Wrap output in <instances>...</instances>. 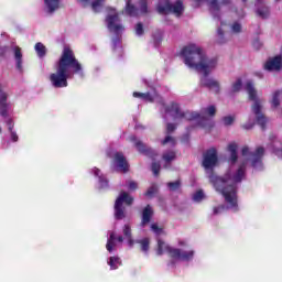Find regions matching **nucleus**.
Here are the masks:
<instances>
[{"label": "nucleus", "mask_w": 282, "mask_h": 282, "mask_svg": "<svg viewBox=\"0 0 282 282\" xmlns=\"http://www.w3.org/2000/svg\"><path fill=\"white\" fill-rule=\"evenodd\" d=\"M226 210V206L220 205L213 208V215H221V212Z\"/></svg>", "instance_id": "obj_44"}, {"label": "nucleus", "mask_w": 282, "mask_h": 282, "mask_svg": "<svg viewBox=\"0 0 282 282\" xmlns=\"http://www.w3.org/2000/svg\"><path fill=\"white\" fill-rule=\"evenodd\" d=\"M205 113H207L208 116H210L213 118L217 113V108H215V106H209V107L205 108Z\"/></svg>", "instance_id": "obj_40"}, {"label": "nucleus", "mask_w": 282, "mask_h": 282, "mask_svg": "<svg viewBox=\"0 0 282 282\" xmlns=\"http://www.w3.org/2000/svg\"><path fill=\"white\" fill-rule=\"evenodd\" d=\"M135 34L138 36H142V34H144V25L142 24V22L137 23V25H135Z\"/></svg>", "instance_id": "obj_37"}, {"label": "nucleus", "mask_w": 282, "mask_h": 282, "mask_svg": "<svg viewBox=\"0 0 282 282\" xmlns=\"http://www.w3.org/2000/svg\"><path fill=\"white\" fill-rule=\"evenodd\" d=\"M140 14L147 15L149 13V0H139ZM159 14H175L182 17L184 12V2L177 0L174 4L171 0H161L156 7Z\"/></svg>", "instance_id": "obj_4"}, {"label": "nucleus", "mask_w": 282, "mask_h": 282, "mask_svg": "<svg viewBox=\"0 0 282 282\" xmlns=\"http://www.w3.org/2000/svg\"><path fill=\"white\" fill-rule=\"evenodd\" d=\"M127 185H128V191H138V182L130 180L127 182Z\"/></svg>", "instance_id": "obj_42"}, {"label": "nucleus", "mask_w": 282, "mask_h": 282, "mask_svg": "<svg viewBox=\"0 0 282 282\" xmlns=\"http://www.w3.org/2000/svg\"><path fill=\"white\" fill-rule=\"evenodd\" d=\"M105 184H107V180H104Z\"/></svg>", "instance_id": "obj_61"}, {"label": "nucleus", "mask_w": 282, "mask_h": 282, "mask_svg": "<svg viewBox=\"0 0 282 282\" xmlns=\"http://www.w3.org/2000/svg\"><path fill=\"white\" fill-rule=\"evenodd\" d=\"M13 54L15 58V67L20 74H23V53H21V47L15 46L13 48Z\"/></svg>", "instance_id": "obj_19"}, {"label": "nucleus", "mask_w": 282, "mask_h": 282, "mask_svg": "<svg viewBox=\"0 0 282 282\" xmlns=\"http://www.w3.org/2000/svg\"><path fill=\"white\" fill-rule=\"evenodd\" d=\"M93 0H77V3L82 6V8H90Z\"/></svg>", "instance_id": "obj_45"}, {"label": "nucleus", "mask_w": 282, "mask_h": 282, "mask_svg": "<svg viewBox=\"0 0 282 282\" xmlns=\"http://www.w3.org/2000/svg\"><path fill=\"white\" fill-rule=\"evenodd\" d=\"M256 6H257V10H256L257 17H260V19H268V17H270V8L265 6L263 0L262 2H259V0H256Z\"/></svg>", "instance_id": "obj_17"}, {"label": "nucleus", "mask_w": 282, "mask_h": 282, "mask_svg": "<svg viewBox=\"0 0 282 282\" xmlns=\"http://www.w3.org/2000/svg\"><path fill=\"white\" fill-rule=\"evenodd\" d=\"M263 2V0H258V3H262Z\"/></svg>", "instance_id": "obj_58"}, {"label": "nucleus", "mask_w": 282, "mask_h": 282, "mask_svg": "<svg viewBox=\"0 0 282 282\" xmlns=\"http://www.w3.org/2000/svg\"><path fill=\"white\" fill-rule=\"evenodd\" d=\"M217 158V149L212 148L207 150L204 154V160H203V166L204 169H213L214 166H217L218 162Z\"/></svg>", "instance_id": "obj_14"}, {"label": "nucleus", "mask_w": 282, "mask_h": 282, "mask_svg": "<svg viewBox=\"0 0 282 282\" xmlns=\"http://www.w3.org/2000/svg\"><path fill=\"white\" fill-rule=\"evenodd\" d=\"M241 87H242L241 78H238L236 83L232 84V91L235 93L241 91Z\"/></svg>", "instance_id": "obj_38"}, {"label": "nucleus", "mask_w": 282, "mask_h": 282, "mask_svg": "<svg viewBox=\"0 0 282 282\" xmlns=\"http://www.w3.org/2000/svg\"><path fill=\"white\" fill-rule=\"evenodd\" d=\"M245 88L249 95V100L253 102L251 109L256 116V122L257 124H259L262 131H265L268 124V117H265V115L262 113L263 106L261 105V99L257 97V89H254V84H252V82L249 80L246 83Z\"/></svg>", "instance_id": "obj_6"}, {"label": "nucleus", "mask_w": 282, "mask_h": 282, "mask_svg": "<svg viewBox=\"0 0 282 282\" xmlns=\"http://www.w3.org/2000/svg\"><path fill=\"white\" fill-rule=\"evenodd\" d=\"M112 164L116 167V171H120L121 173H129V161H127L124 153L116 152L112 158Z\"/></svg>", "instance_id": "obj_12"}, {"label": "nucleus", "mask_w": 282, "mask_h": 282, "mask_svg": "<svg viewBox=\"0 0 282 282\" xmlns=\"http://www.w3.org/2000/svg\"><path fill=\"white\" fill-rule=\"evenodd\" d=\"M117 241H119V243H122V241H124V238H122V236H119V237L117 238Z\"/></svg>", "instance_id": "obj_55"}, {"label": "nucleus", "mask_w": 282, "mask_h": 282, "mask_svg": "<svg viewBox=\"0 0 282 282\" xmlns=\"http://www.w3.org/2000/svg\"><path fill=\"white\" fill-rule=\"evenodd\" d=\"M202 127H206V123H202Z\"/></svg>", "instance_id": "obj_59"}, {"label": "nucleus", "mask_w": 282, "mask_h": 282, "mask_svg": "<svg viewBox=\"0 0 282 282\" xmlns=\"http://www.w3.org/2000/svg\"><path fill=\"white\" fill-rule=\"evenodd\" d=\"M129 140L130 142L134 143V147L139 151V153H142L143 155H147L152 160H155V158H158V152H155V150H153L152 148L147 147V144H144L141 140H138V137L130 135Z\"/></svg>", "instance_id": "obj_11"}, {"label": "nucleus", "mask_w": 282, "mask_h": 282, "mask_svg": "<svg viewBox=\"0 0 282 282\" xmlns=\"http://www.w3.org/2000/svg\"><path fill=\"white\" fill-rule=\"evenodd\" d=\"M151 230L154 232V235H162V232H164V229L158 226V224H152Z\"/></svg>", "instance_id": "obj_39"}, {"label": "nucleus", "mask_w": 282, "mask_h": 282, "mask_svg": "<svg viewBox=\"0 0 282 282\" xmlns=\"http://www.w3.org/2000/svg\"><path fill=\"white\" fill-rule=\"evenodd\" d=\"M165 113H174V120H199L202 118V115L199 112H191L185 111L182 112V109L180 108V104L172 102L170 106L165 107Z\"/></svg>", "instance_id": "obj_7"}, {"label": "nucleus", "mask_w": 282, "mask_h": 282, "mask_svg": "<svg viewBox=\"0 0 282 282\" xmlns=\"http://www.w3.org/2000/svg\"><path fill=\"white\" fill-rule=\"evenodd\" d=\"M105 1L107 0H91L90 2V9L95 14H99V12H102V8H105Z\"/></svg>", "instance_id": "obj_23"}, {"label": "nucleus", "mask_w": 282, "mask_h": 282, "mask_svg": "<svg viewBox=\"0 0 282 282\" xmlns=\"http://www.w3.org/2000/svg\"><path fill=\"white\" fill-rule=\"evenodd\" d=\"M164 162H173V160H175V158H177V154L175 153V151H167L165 153H163L162 155Z\"/></svg>", "instance_id": "obj_31"}, {"label": "nucleus", "mask_w": 282, "mask_h": 282, "mask_svg": "<svg viewBox=\"0 0 282 282\" xmlns=\"http://www.w3.org/2000/svg\"><path fill=\"white\" fill-rule=\"evenodd\" d=\"M94 175H95V177H99V182H102V176H100V169L95 167Z\"/></svg>", "instance_id": "obj_50"}, {"label": "nucleus", "mask_w": 282, "mask_h": 282, "mask_svg": "<svg viewBox=\"0 0 282 282\" xmlns=\"http://www.w3.org/2000/svg\"><path fill=\"white\" fill-rule=\"evenodd\" d=\"M1 131H2V130H1V128H0V133H1Z\"/></svg>", "instance_id": "obj_62"}, {"label": "nucleus", "mask_w": 282, "mask_h": 282, "mask_svg": "<svg viewBox=\"0 0 282 282\" xmlns=\"http://www.w3.org/2000/svg\"><path fill=\"white\" fill-rule=\"evenodd\" d=\"M223 122H224L225 127H230V124H232V122H235V117L226 116L223 118Z\"/></svg>", "instance_id": "obj_41"}, {"label": "nucleus", "mask_w": 282, "mask_h": 282, "mask_svg": "<svg viewBox=\"0 0 282 282\" xmlns=\"http://www.w3.org/2000/svg\"><path fill=\"white\" fill-rule=\"evenodd\" d=\"M156 193H158V186L152 185L148 188L144 195L145 197H153Z\"/></svg>", "instance_id": "obj_35"}, {"label": "nucleus", "mask_w": 282, "mask_h": 282, "mask_svg": "<svg viewBox=\"0 0 282 282\" xmlns=\"http://www.w3.org/2000/svg\"><path fill=\"white\" fill-rule=\"evenodd\" d=\"M35 52H36L39 58H43L47 54V47H45L43 43L37 42L35 44Z\"/></svg>", "instance_id": "obj_25"}, {"label": "nucleus", "mask_w": 282, "mask_h": 282, "mask_svg": "<svg viewBox=\"0 0 282 282\" xmlns=\"http://www.w3.org/2000/svg\"><path fill=\"white\" fill-rule=\"evenodd\" d=\"M241 155L245 158L250 155L252 169H263V155H265V148L258 147L254 152H250V148L245 145L241 150Z\"/></svg>", "instance_id": "obj_9"}, {"label": "nucleus", "mask_w": 282, "mask_h": 282, "mask_svg": "<svg viewBox=\"0 0 282 282\" xmlns=\"http://www.w3.org/2000/svg\"><path fill=\"white\" fill-rule=\"evenodd\" d=\"M9 132H10V135H11V140H12L13 142H19V134H17V131H14V130H9Z\"/></svg>", "instance_id": "obj_48"}, {"label": "nucleus", "mask_w": 282, "mask_h": 282, "mask_svg": "<svg viewBox=\"0 0 282 282\" xmlns=\"http://www.w3.org/2000/svg\"><path fill=\"white\" fill-rule=\"evenodd\" d=\"M108 12H111L112 14H108L106 17V23L107 28L110 32H113L115 34H120L124 30V26L120 24V14L116 12V9L109 7Z\"/></svg>", "instance_id": "obj_10"}, {"label": "nucleus", "mask_w": 282, "mask_h": 282, "mask_svg": "<svg viewBox=\"0 0 282 282\" xmlns=\"http://www.w3.org/2000/svg\"><path fill=\"white\" fill-rule=\"evenodd\" d=\"M205 197H206V195H204V191L198 189L196 193H194L193 200L199 203V202L204 200Z\"/></svg>", "instance_id": "obj_32"}, {"label": "nucleus", "mask_w": 282, "mask_h": 282, "mask_svg": "<svg viewBox=\"0 0 282 282\" xmlns=\"http://www.w3.org/2000/svg\"><path fill=\"white\" fill-rule=\"evenodd\" d=\"M6 52H7L6 47L0 46V57L6 56Z\"/></svg>", "instance_id": "obj_54"}, {"label": "nucleus", "mask_w": 282, "mask_h": 282, "mask_svg": "<svg viewBox=\"0 0 282 282\" xmlns=\"http://www.w3.org/2000/svg\"><path fill=\"white\" fill-rule=\"evenodd\" d=\"M279 1H281V0H275V3H279Z\"/></svg>", "instance_id": "obj_60"}, {"label": "nucleus", "mask_w": 282, "mask_h": 282, "mask_svg": "<svg viewBox=\"0 0 282 282\" xmlns=\"http://www.w3.org/2000/svg\"><path fill=\"white\" fill-rule=\"evenodd\" d=\"M126 13L128 17H140V9L135 4L131 3V0L127 1Z\"/></svg>", "instance_id": "obj_21"}, {"label": "nucleus", "mask_w": 282, "mask_h": 282, "mask_svg": "<svg viewBox=\"0 0 282 282\" xmlns=\"http://www.w3.org/2000/svg\"><path fill=\"white\" fill-rule=\"evenodd\" d=\"M74 74H83V64L76 58L74 50L69 46H64L58 61L55 64V72L50 75L51 85L55 89L68 87L69 78Z\"/></svg>", "instance_id": "obj_3"}, {"label": "nucleus", "mask_w": 282, "mask_h": 282, "mask_svg": "<svg viewBox=\"0 0 282 282\" xmlns=\"http://www.w3.org/2000/svg\"><path fill=\"white\" fill-rule=\"evenodd\" d=\"M1 94H4V93H3V86L0 84V96Z\"/></svg>", "instance_id": "obj_57"}, {"label": "nucleus", "mask_w": 282, "mask_h": 282, "mask_svg": "<svg viewBox=\"0 0 282 282\" xmlns=\"http://www.w3.org/2000/svg\"><path fill=\"white\" fill-rule=\"evenodd\" d=\"M181 56L184 58V63L189 69H195L203 74L200 79V87H207V89H214L215 94H219V82L208 78L210 72L217 67V57L208 58L202 47L196 44H189L182 48Z\"/></svg>", "instance_id": "obj_1"}, {"label": "nucleus", "mask_w": 282, "mask_h": 282, "mask_svg": "<svg viewBox=\"0 0 282 282\" xmlns=\"http://www.w3.org/2000/svg\"><path fill=\"white\" fill-rule=\"evenodd\" d=\"M246 177V163H241L236 173L228 170L223 176H217L215 172L209 175V182L217 193L223 195L228 208L234 213H239V196L237 195L238 186Z\"/></svg>", "instance_id": "obj_2"}, {"label": "nucleus", "mask_w": 282, "mask_h": 282, "mask_svg": "<svg viewBox=\"0 0 282 282\" xmlns=\"http://www.w3.org/2000/svg\"><path fill=\"white\" fill-rule=\"evenodd\" d=\"M204 0H197V3H202ZM219 1L221 6H230V0H206L209 12L216 18H219V10H221V7L219 6Z\"/></svg>", "instance_id": "obj_13"}, {"label": "nucleus", "mask_w": 282, "mask_h": 282, "mask_svg": "<svg viewBox=\"0 0 282 282\" xmlns=\"http://www.w3.org/2000/svg\"><path fill=\"white\" fill-rule=\"evenodd\" d=\"M232 32H235L236 34H239V32H241V24H239V22H235L231 26Z\"/></svg>", "instance_id": "obj_47"}, {"label": "nucleus", "mask_w": 282, "mask_h": 282, "mask_svg": "<svg viewBox=\"0 0 282 282\" xmlns=\"http://www.w3.org/2000/svg\"><path fill=\"white\" fill-rule=\"evenodd\" d=\"M133 98H141V100H144L145 102H153L154 98L153 95H151V93H138L134 91L132 94Z\"/></svg>", "instance_id": "obj_24"}, {"label": "nucleus", "mask_w": 282, "mask_h": 282, "mask_svg": "<svg viewBox=\"0 0 282 282\" xmlns=\"http://www.w3.org/2000/svg\"><path fill=\"white\" fill-rule=\"evenodd\" d=\"M282 68V57L278 55L273 58H269L264 64V69L267 72H281Z\"/></svg>", "instance_id": "obj_16"}, {"label": "nucleus", "mask_w": 282, "mask_h": 282, "mask_svg": "<svg viewBox=\"0 0 282 282\" xmlns=\"http://www.w3.org/2000/svg\"><path fill=\"white\" fill-rule=\"evenodd\" d=\"M252 127H254V123H247L242 126V129L250 130Z\"/></svg>", "instance_id": "obj_53"}, {"label": "nucleus", "mask_w": 282, "mask_h": 282, "mask_svg": "<svg viewBox=\"0 0 282 282\" xmlns=\"http://www.w3.org/2000/svg\"><path fill=\"white\" fill-rule=\"evenodd\" d=\"M123 236L126 237V239L132 237V234H131V226H129V225H124V226H123Z\"/></svg>", "instance_id": "obj_43"}, {"label": "nucleus", "mask_w": 282, "mask_h": 282, "mask_svg": "<svg viewBox=\"0 0 282 282\" xmlns=\"http://www.w3.org/2000/svg\"><path fill=\"white\" fill-rule=\"evenodd\" d=\"M176 129H177V127L174 123H167L166 124L167 133H173V131H175Z\"/></svg>", "instance_id": "obj_49"}, {"label": "nucleus", "mask_w": 282, "mask_h": 282, "mask_svg": "<svg viewBox=\"0 0 282 282\" xmlns=\"http://www.w3.org/2000/svg\"><path fill=\"white\" fill-rule=\"evenodd\" d=\"M115 241H116V232H111L106 245V249L108 250V252H113V247L116 246Z\"/></svg>", "instance_id": "obj_27"}, {"label": "nucleus", "mask_w": 282, "mask_h": 282, "mask_svg": "<svg viewBox=\"0 0 282 282\" xmlns=\"http://www.w3.org/2000/svg\"><path fill=\"white\" fill-rule=\"evenodd\" d=\"M62 8H65L63 0H44V11L46 14H55V12H58Z\"/></svg>", "instance_id": "obj_15"}, {"label": "nucleus", "mask_w": 282, "mask_h": 282, "mask_svg": "<svg viewBox=\"0 0 282 282\" xmlns=\"http://www.w3.org/2000/svg\"><path fill=\"white\" fill-rule=\"evenodd\" d=\"M281 96V90H276L273 94L272 100H271V106L273 109H276L278 107H280L281 105V100L279 99Z\"/></svg>", "instance_id": "obj_28"}, {"label": "nucleus", "mask_w": 282, "mask_h": 282, "mask_svg": "<svg viewBox=\"0 0 282 282\" xmlns=\"http://www.w3.org/2000/svg\"><path fill=\"white\" fill-rule=\"evenodd\" d=\"M151 169L154 175L158 176L160 175V170L162 169V165H160L159 162H153Z\"/></svg>", "instance_id": "obj_36"}, {"label": "nucleus", "mask_w": 282, "mask_h": 282, "mask_svg": "<svg viewBox=\"0 0 282 282\" xmlns=\"http://www.w3.org/2000/svg\"><path fill=\"white\" fill-rule=\"evenodd\" d=\"M6 124L8 127V131H14V120H12V118L7 119Z\"/></svg>", "instance_id": "obj_46"}, {"label": "nucleus", "mask_w": 282, "mask_h": 282, "mask_svg": "<svg viewBox=\"0 0 282 282\" xmlns=\"http://www.w3.org/2000/svg\"><path fill=\"white\" fill-rule=\"evenodd\" d=\"M108 265H110V270H118V265H120V258L110 257L108 261Z\"/></svg>", "instance_id": "obj_30"}, {"label": "nucleus", "mask_w": 282, "mask_h": 282, "mask_svg": "<svg viewBox=\"0 0 282 282\" xmlns=\"http://www.w3.org/2000/svg\"><path fill=\"white\" fill-rule=\"evenodd\" d=\"M137 242L141 246V252L147 254L151 248V240L149 238H143L141 240H137Z\"/></svg>", "instance_id": "obj_26"}, {"label": "nucleus", "mask_w": 282, "mask_h": 282, "mask_svg": "<svg viewBox=\"0 0 282 282\" xmlns=\"http://www.w3.org/2000/svg\"><path fill=\"white\" fill-rule=\"evenodd\" d=\"M156 254L162 257L166 252L171 259L170 264L175 265V261H191L195 257V251H184L182 249L173 248L164 242V240L158 238Z\"/></svg>", "instance_id": "obj_5"}, {"label": "nucleus", "mask_w": 282, "mask_h": 282, "mask_svg": "<svg viewBox=\"0 0 282 282\" xmlns=\"http://www.w3.org/2000/svg\"><path fill=\"white\" fill-rule=\"evenodd\" d=\"M252 45L256 50H260L261 48V41H259V39H257V40L253 41Z\"/></svg>", "instance_id": "obj_51"}, {"label": "nucleus", "mask_w": 282, "mask_h": 282, "mask_svg": "<svg viewBox=\"0 0 282 282\" xmlns=\"http://www.w3.org/2000/svg\"><path fill=\"white\" fill-rule=\"evenodd\" d=\"M128 240V246H130V248H133V245L135 243V241L133 240V236H130V238H127Z\"/></svg>", "instance_id": "obj_52"}, {"label": "nucleus", "mask_w": 282, "mask_h": 282, "mask_svg": "<svg viewBox=\"0 0 282 282\" xmlns=\"http://www.w3.org/2000/svg\"><path fill=\"white\" fill-rule=\"evenodd\" d=\"M200 122H208V118L202 117V118H200Z\"/></svg>", "instance_id": "obj_56"}, {"label": "nucleus", "mask_w": 282, "mask_h": 282, "mask_svg": "<svg viewBox=\"0 0 282 282\" xmlns=\"http://www.w3.org/2000/svg\"><path fill=\"white\" fill-rule=\"evenodd\" d=\"M153 217V207L151 205H147L142 210V219L141 226L144 228L148 224H151V219Z\"/></svg>", "instance_id": "obj_18"}, {"label": "nucleus", "mask_w": 282, "mask_h": 282, "mask_svg": "<svg viewBox=\"0 0 282 282\" xmlns=\"http://www.w3.org/2000/svg\"><path fill=\"white\" fill-rule=\"evenodd\" d=\"M217 34H218V40H217L218 45H224V43H226V37L224 36V30H221V28H218Z\"/></svg>", "instance_id": "obj_34"}, {"label": "nucleus", "mask_w": 282, "mask_h": 282, "mask_svg": "<svg viewBox=\"0 0 282 282\" xmlns=\"http://www.w3.org/2000/svg\"><path fill=\"white\" fill-rule=\"evenodd\" d=\"M122 204H126L127 206H131L133 204V197L124 191L120 192L115 202V218L118 220L124 219V217H127Z\"/></svg>", "instance_id": "obj_8"}, {"label": "nucleus", "mask_w": 282, "mask_h": 282, "mask_svg": "<svg viewBox=\"0 0 282 282\" xmlns=\"http://www.w3.org/2000/svg\"><path fill=\"white\" fill-rule=\"evenodd\" d=\"M0 116L8 118V93H1L0 95Z\"/></svg>", "instance_id": "obj_20"}, {"label": "nucleus", "mask_w": 282, "mask_h": 282, "mask_svg": "<svg viewBox=\"0 0 282 282\" xmlns=\"http://www.w3.org/2000/svg\"><path fill=\"white\" fill-rule=\"evenodd\" d=\"M171 144L172 147H175L177 144V141H175V138L167 135L165 137V139L161 142V144L163 147H165V144Z\"/></svg>", "instance_id": "obj_33"}, {"label": "nucleus", "mask_w": 282, "mask_h": 282, "mask_svg": "<svg viewBox=\"0 0 282 282\" xmlns=\"http://www.w3.org/2000/svg\"><path fill=\"white\" fill-rule=\"evenodd\" d=\"M238 145L237 143L232 142L228 144V151L230 153V162L231 164H237V160H239V155L237 154Z\"/></svg>", "instance_id": "obj_22"}, {"label": "nucleus", "mask_w": 282, "mask_h": 282, "mask_svg": "<svg viewBox=\"0 0 282 282\" xmlns=\"http://www.w3.org/2000/svg\"><path fill=\"white\" fill-rule=\"evenodd\" d=\"M167 188L172 192L175 193V191H180L182 188V181L177 180L175 182H169L167 183Z\"/></svg>", "instance_id": "obj_29"}]
</instances>
